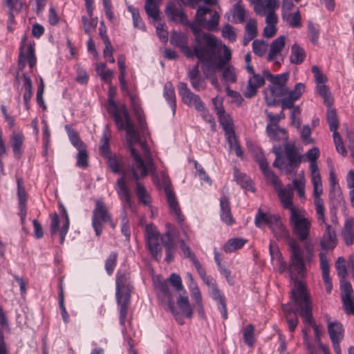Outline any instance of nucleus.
<instances>
[{"mask_svg": "<svg viewBox=\"0 0 354 354\" xmlns=\"http://www.w3.org/2000/svg\"><path fill=\"white\" fill-rule=\"evenodd\" d=\"M301 15L299 10L294 13H288L285 18L289 26L292 28H299L301 26Z\"/></svg>", "mask_w": 354, "mask_h": 354, "instance_id": "obj_60", "label": "nucleus"}, {"mask_svg": "<svg viewBox=\"0 0 354 354\" xmlns=\"http://www.w3.org/2000/svg\"><path fill=\"white\" fill-rule=\"evenodd\" d=\"M78 153L77 155V162L76 165L80 168H86L88 167V153L86 146L78 149Z\"/></svg>", "mask_w": 354, "mask_h": 354, "instance_id": "obj_56", "label": "nucleus"}, {"mask_svg": "<svg viewBox=\"0 0 354 354\" xmlns=\"http://www.w3.org/2000/svg\"><path fill=\"white\" fill-rule=\"evenodd\" d=\"M163 96L171 107L173 115H174L176 111V99L175 89L171 82L165 84Z\"/></svg>", "mask_w": 354, "mask_h": 354, "instance_id": "obj_33", "label": "nucleus"}, {"mask_svg": "<svg viewBox=\"0 0 354 354\" xmlns=\"http://www.w3.org/2000/svg\"><path fill=\"white\" fill-rule=\"evenodd\" d=\"M335 269L339 279L347 278L348 271L345 264V259L343 257H339L337 258L335 263Z\"/></svg>", "mask_w": 354, "mask_h": 354, "instance_id": "obj_58", "label": "nucleus"}, {"mask_svg": "<svg viewBox=\"0 0 354 354\" xmlns=\"http://www.w3.org/2000/svg\"><path fill=\"white\" fill-rule=\"evenodd\" d=\"M246 242L247 240L243 238L230 239L223 245V249L226 253H230L241 249Z\"/></svg>", "mask_w": 354, "mask_h": 354, "instance_id": "obj_39", "label": "nucleus"}, {"mask_svg": "<svg viewBox=\"0 0 354 354\" xmlns=\"http://www.w3.org/2000/svg\"><path fill=\"white\" fill-rule=\"evenodd\" d=\"M211 9L205 6H199L196 12V22L198 26H204L206 19L205 15L211 12Z\"/></svg>", "mask_w": 354, "mask_h": 354, "instance_id": "obj_64", "label": "nucleus"}, {"mask_svg": "<svg viewBox=\"0 0 354 354\" xmlns=\"http://www.w3.org/2000/svg\"><path fill=\"white\" fill-rule=\"evenodd\" d=\"M17 196L19 200V206L26 205L27 194L24 187L23 186V179L21 178H17Z\"/></svg>", "mask_w": 354, "mask_h": 354, "instance_id": "obj_53", "label": "nucleus"}, {"mask_svg": "<svg viewBox=\"0 0 354 354\" xmlns=\"http://www.w3.org/2000/svg\"><path fill=\"white\" fill-rule=\"evenodd\" d=\"M284 151L288 162L285 164L284 158L282 156V148L280 145H274L272 152L276 158L273 162V167L279 169H283L285 174H296L297 169L301 163V156L293 145L286 143L284 145Z\"/></svg>", "mask_w": 354, "mask_h": 354, "instance_id": "obj_7", "label": "nucleus"}, {"mask_svg": "<svg viewBox=\"0 0 354 354\" xmlns=\"http://www.w3.org/2000/svg\"><path fill=\"white\" fill-rule=\"evenodd\" d=\"M137 132H138L137 131ZM138 135H139V140L138 141H135V140H131V142H129V136H127V147L130 151V153H131V158H133V163L135 162L134 161V158L131 155V149H134L135 150H136L139 155H140V152L138 150H137L135 147H134V145L136 144V143H139L140 147H141V149L143 151V156H144V158H145V160H143L144 162H145V165H146L147 168V171H151V172H155L156 171V167H155V165H154V162H153V159L152 158V155L151 153V151H150V149L149 148L146 141H141L140 140V133H138ZM126 135H127L126 133ZM142 158V157H140Z\"/></svg>", "mask_w": 354, "mask_h": 354, "instance_id": "obj_17", "label": "nucleus"}, {"mask_svg": "<svg viewBox=\"0 0 354 354\" xmlns=\"http://www.w3.org/2000/svg\"><path fill=\"white\" fill-rule=\"evenodd\" d=\"M177 234L175 230H167L161 238L162 245L165 249L176 248V239Z\"/></svg>", "mask_w": 354, "mask_h": 354, "instance_id": "obj_42", "label": "nucleus"}, {"mask_svg": "<svg viewBox=\"0 0 354 354\" xmlns=\"http://www.w3.org/2000/svg\"><path fill=\"white\" fill-rule=\"evenodd\" d=\"M228 63L229 62L221 69L216 70L215 73L222 70V76L225 80L235 82L236 80V76L234 72V68L232 66L227 65Z\"/></svg>", "mask_w": 354, "mask_h": 354, "instance_id": "obj_51", "label": "nucleus"}, {"mask_svg": "<svg viewBox=\"0 0 354 354\" xmlns=\"http://www.w3.org/2000/svg\"><path fill=\"white\" fill-rule=\"evenodd\" d=\"M286 37L281 35L274 39L270 45L267 55V61L272 62L277 67H280L284 62V56L281 52L285 47Z\"/></svg>", "mask_w": 354, "mask_h": 354, "instance_id": "obj_14", "label": "nucleus"}, {"mask_svg": "<svg viewBox=\"0 0 354 354\" xmlns=\"http://www.w3.org/2000/svg\"><path fill=\"white\" fill-rule=\"evenodd\" d=\"M115 283L116 301L120 306V324L124 326L133 287L129 284L127 274L124 272H118Z\"/></svg>", "mask_w": 354, "mask_h": 354, "instance_id": "obj_9", "label": "nucleus"}, {"mask_svg": "<svg viewBox=\"0 0 354 354\" xmlns=\"http://www.w3.org/2000/svg\"><path fill=\"white\" fill-rule=\"evenodd\" d=\"M165 12L169 21L180 22L183 25L189 24V20L183 10L177 7L174 3L169 2L165 7Z\"/></svg>", "mask_w": 354, "mask_h": 354, "instance_id": "obj_22", "label": "nucleus"}, {"mask_svg": "<svg viewBox=\"0 0 354 354\" xmlns=\"http://www.w3.org/2000/svg\"><path fill=\"white\" fill-rule=\"evenodd\" d=\"M60 207L62 208V214L65 218V223L62 227L59 229V217L57 213H55L51 217L50 228L52 236L59 232L60 243L62 244L65 240V236L68 233L70 222L66 208L62 205H60Z\"/></svg>", "mask_w": 354, "mask_h": 354, "instance_id": "obj_19", "label": "nucleus"}, {"mask_svg": "<svg viewBox=\"0 0 354 354\" xmlns=\"http://www.w3.org/2000/svg\"><path fill=\"white\" fill-rule=\"evenodd\" d=\"M195 268H196L198 275L200 276V277L203 280V281L207 286H209V287H210L212 288H213V285H216V283L215 281L214 280V279L212 277H211L210 276H207V275L206 271H205V268L202 266L201 264H200L199 266H198Z\"/></svg>", "mask_w": 354, "mask_h": 354, "instance_id": "obj_63", "label": "nucleus"}, {"mask_svg": "<svg viewBox=\"0 0 354 354\" xmlns=\"http://www.w3.org/2000/svg\"><path fill=\"white\" fill-rule=\"evenodd\" d=\"M253 53L258 57H263L268 50V42L261 39H254L252 42Z\"/></svg>", "mask_w": 354, "mask_h": 354, "instance_id": "obj_47", "label": "nucleus"}, {"mask_svg": "<svg viewBox=\"0 0 354 354\" xmlns=\"http://www.w3.org/2000/svg\"><path fill=\"white\" fill-rule=\"evenodd\" d=\"M220 216L223 222L228 225H232L235 223L231 213L229 198L223 194L220 198Z\"/></svg>", "mask_w": 354, "mask_h": 354, "instance_id": "obj_29", "label": "nucleus"}, {"mask_svg": "<svg viewBox=\"0 0 354 354\" xmlns=\"http://www.w3.org/2000/svg\"><path fill=\"white\" fill-rule=\"evenodd\" d=\"M107 102V111L113 117L118 130L126 131V133L129 138V142H131V140L138 141L139 135L126 106L123 105L119 108L114 100L113 96H109Z\"/></svg>", "mask_w": 354, "mask_h": 354, "instance_id": "obj_5", "label": "nucleus"}, {"mask_svg": "<svg viewBox=\"0 0 354 354\" xmlns=\"http://www.w3.org/2000/svg\"><path fill=\"white\" fill-rule=\"evenodd\" d=\"M118 254L115 252H112L109 255L105 261V270L108 275H111L117 264Z\"/></svg>", "mask_w": 354, "mask_h": 354, "instance_id": "obj_55", "label": "nucleus"}, {"mask_svg": "<svg viewBox=\"0 0 354 354\" xmlns=\"http://www.w3.org/2000/svg\"><path fill=\"white\" fill-rule=\"evenodd\" d=\"M210 297L216 302L217 308L221 313L223 319H227L226 300L224 295L218 289L217 285H213L210 291Z\"/></svg>", "mask_w": 354, "mask_h": 354, "instance_id": "obj_26", "label": "nucleus"}, {"mask_svg": "<svg viewBox=\"0 0 354 354\" xmlns=\"http://www.w3.org/2000/svg\"><path fill=\"white\" fill-rule=\"evenodd\" d=\"M11 142L13 153L19 158L23 152V136L19 133L13 134L11 138Z\"/></svg>", "mask_w": 354, "mask_h": 354, "instance_id": "obj_45", "label": "nucleus"}, {"mask_svg": "<svg viewBox=\"0 0 354 354\" xmlns=\"http://www.w3.org/2000/svg\"><path fill=\"white\" fill-rule=\"evenodd\" d=\"M306 58V52L297 44H294L291 47L290 62L294 64H301Z\"/></svg>", "mask_w": 354, "mask_h": 354, "instance_id": "obj_35", "label": "nucleus"}, {"mask_svg": "<svg viewBox=\"0 0 354 354\" xmlns=\"http://www.w3.org/2000/svg\"><path fill=\"white\" fill-rule=\"evenodd\" d=\"M290 248V266L292 268L299 276H303L306 272L304 260V251L296 241H291L289 243Z\"/></svg>", "mask_w": 354, "mask_h": 354, "instance_id": "obj_15", "label": "nucleus"}, {"mask_svg": "<svg viewBox=\"0 0 354 354\" xmlns=\"http://www.w3.org/2000/svg\"><path fill=\"white\" fill-rule=\"evenodd\" d=\"M266 133L270 139L273 141H280L282 139L287 138L286 131L280 127H272L270 124H268Z\"/></svg>", "mask_w": 354, "mask_h": 354, "instance_id": "obj_36", "label": "nucleus"}, {"mask_svg": "<svg viewBox=\"0 0 354 354\" xmlns=\"http://www.w3.org/2000/svg\"><path fill=\"white\" fill-rule=\"evenodd\" d=\"M291 299L295 308L298 310L303 322L310 326L314 330L315 342L317 345L322 344L321 336L322 332L318 325L315 323L313 317L312 301L307 292L306 285L299 281L295 283V288L291 290Z\"/></svg>", "mask_w": 354, "mask_h": 354, "instance_id": "obj_2", "label": "nucleus"}, {"mask_svg": "<svg viewBox=\"0 0 354 354\" xmlns=\"http://www.w3.org/2000/svg\"><path fill=\"white\" fill-rule=\"evenodd\" d=\"M342 235L346 245H353L354 242V223L352 221H346Z\"/></svg>", "mask_w": 354, "mask_h": 354, "instance_id": "obj_38", "label": "nucleus"}, {"mask_svg": "<svg viewBox=\"0 0 354 354\" xmlns=\"http://www.w3.org/2000/svg\"><path fill=\"white\" fill-rule=\"evenodd\" d=\"M282 310L284 313L286 322L288 324V330L290 333L295 332L299 324V319L297 312L294 310L292 305L289 303L282 305Z\"/></svg>", "mask_w": 354, "mask_h": 354, "instance_id": "obj_28", "label": "nucleus"}, {"mask_svg": "<svg viewBox=\"0 0 354 354\" xmlns=\"http://www.w3.org/2000/svg\"><path fill=\"white\" fill-rule=\"evenodd\" d=\"M156 290L158 297L162 301L167 302L169 310L174 315H176L177 310L175 308L174 298L170 290L169 281L163 280L157 282L156 284Z\"/></svg>", "mask_w": 354, "mask_h": 354, "instance_id": "obj_18", "label": "nucleus"}, {"mask_svg": "<svg viewBox=\"0 0 354 354\" xmlns=\"http://www.w3.org/2000/svg\"><path fill=\"white\" fill-rule=\"evenodd\" d=\"M71 144L77 149L85 147L84 142L81 140L77 132L75 131L70 125L66 124L64 127Z\"/></svg>", "mask_w": 354, "mask_h": 354, "instance_id": "obj_40", "label": "nucleus"}, {"mask_svg": "<svg viewBox=\"0 0 354 354\" xmlns=\"http://www.w3.org/2000/svg\"><path fill=\"white\" fill-rule=\"evenodd\" d=\"M289 221L292 227L293 234L301 241H306L311 227V221L310 218L306 217L301 210L292 209Z\"/></svg>", "mask_w": 354, "mask_h": 354, "instance_id": "obj_10", "label": "nucleus"}, {"mask_svg": "<svg viewBox=\"0 0 354 354\" xmlns=\"http://www.w3.org/2000/svg\"><path fill=\"white\" fill-rule=\"evenodd\" d=\"M111 214L109 212L106 204L102 199H97L95 203V207L92 212V227L96 236H99L102 232L103 226L110 221Z\"/></svg>", "mask_w": 354, "mask_h": 354, "instance_id": "obj_11", "label": "nucleus"}, {"mask_svg": "<svg viewBox=\"0 0 354 354\" xmlns=\"http://www.w3.org/2000/svg\"><path fill=\"white\" fill-rule=\"evenodd\" d=\"M305 156L307 160L310 162L309 169L311 182L313 185L314 204L317 219L320 225L326 224L324 201L320 198V195L322 194L323 191L322 183L317 163V160L319 156V150L317 147H313L308 150Z\"/></svg>", "mask_w": 354, "mask_h": 354, "instance_id": "obj_3", "label": "nucleus"}, {"mask_svg": "<svg viewBox=\"0 0 354 354\" xmlns=\"http://www.w3.org/2000/svg\"><path fill=\"white\" fill-rule=\"evenodd\" d=\"M341 301L344 313L354 316V295L341 298Z\"/></svg>", "mask_w": 354, "mask_h": 354, "instance_id": "obj_59", "label": "nucleus"}, {"mask_svg": "<svg viewBox=\"0 0 354 354\" xmlns=\"http://www.w3.org/2000/svg\"><path fill=\"white\" fill-rule=\"evenodd\" d=\"M254 326L252 324H248L245 326L243 331V342L250 347H252L255 342L254 335Z\"/></svg>", "mask_w": 354, "mask_h": 354, "instance_id": "obj_48", "label": "nucleus"}, {"mask_svg": "<svg viewBox=\"0 0 354 354\" xmlns=\"http://www.w3.org/2000/svg\"><path fill=\"white\" fill-rule=\"evenodd\" d=\"M263 77L264 80L266 79L270 82L264 91L267 105L273 106L279 102L281 103V99L288 93L286 83L289 77L288 73L273 75L268 70H264Z\"/></svg>", "mask_w": 354, "mask_h": 354, "instance_id": "obj_4", "label": "nucleus"}, {"mask_svg": "<svg viewBox=\"0 0 354 354\" xmlns=\"http://www.w3.org/2000/svg\"><path fill=\"white\" fill-rule=\"evenodd\" d=\"M187 26L194 35L195 57L201 63V69L206 77L215 74L216 70L221 69L231 60V50L225 45L221 56V44L214 35L203 32L200 26L189 21Z\"/></svg>", "mask_w": 354, "mask_h": 354, "instance_id": "obj_1", "label": "nucleus"}, {"mask_svg": "<svg viewBox=\"0 0 354 354\" xmlns=\"http://www.w3.org/2000/svg\"><path fill=\"white\" fill-rule=\"evenodd\" d=\"M341 298L351 297L354 295L353 290L351 283L347 280V278L339 279Z\"/></svg>", "mask_w": 354, "mask_h": 354, "instance_id": "obj_57", "label": "nucleus"}, {"mask_svg": "<svg viewBox=\"0 0 354 354\" xmlns=\"http://www.w3.org/2000/svg\"><path fill=\"white\" fill-rule=\"evenodd\" d=\"M23 77L24 79V83L23 87L25 89V91H24V93L23 95L24 102H30L31 100V97H32V81H31L30 77L27 76L25 74L23 75Z\"/></svg>", "mask_w": 354, "mask_h": 354, "instance_id": "obj_62", "label": "nucleus"}, {"mask_svg": "<svg viewBox=\"0 0 354 354\" xmlns=\"http://www.w3.org/2000/svg\"><path fill=\"white\" fill-rule=\"evenodd\" d=\"M131 155L135 162L132 163L131 167L130 178L136 183V193L139 202L145 205H149L151 203V196L145 186L139 181L142 178L147 176L149 171H147L143 159L140 158L136 150L131 149Z\"/></svg>", "mask_w": 354, "mask_h": 354, "instance_id": "obj_8", "label": "nucleus"}, {"mask_svg": "<svg viewBox=\"0 0 354 354\" xmlns=\"http://www.w3.org/2000/svg\"><path fill=\"white\" fill-rule=\"evenodd\" d=\"M274 215L265 213L259 209L255 216L254 224L257 227H261L263 225L268 226L270 218L274 217Z\"/></svg>", "mask_w": 354, "mask_h": 354, "instance_id": "obj_49", "label": "nucleus"}, {"mask_svg": "<svg viewBox=\"0 0 354 354\" xmlns=\"http://www.w3.org/2000/svg\"><path fill=\"white\" fill-rule=\"evenodd\" d=\"M189 37L187 34L181 32L173 31L170 36V44L178 47L184 55L191 58L195 56L194 46L193 49L188 46Z\"/></svg>", "mask_w": 354, "mask_h": 354, "instance_id": "obj_20", "label": "nucleus"}, {"mask_svg": "<svg viewBox=\"0 0 354 354\" xmlns=\"http://www.w3.org/2000/svg\"><path fill=\"white\" fill-rule=\"evenodd\" d=\"M128 10L131 13L133 27L142 31H146V26L142 21L138 8L129 6Z\"/></svg>", "mask_w": 354, "mask_h": 354, "instance_id": "obj_41", "label": "nucleus"}, {"mask_svg": "<svg viewBox=\"0 0 354 354\" xmlns=\"http://www.w3.org/2000/svg\"><path fill=\"white\" fill-rule=\"evenodd\" d=\"M235 180L237 184L240 185L242 188L252 192H255V189L252 185V181L247 175L239 173L235 175Z\"/></svg>", "mask_w": 354, "mask_h": 354, "instance_id": "obj_43", "label": "nucleus"}, {"mask_svg": "<svg viewBox=\"0 0 354 354\" xmlns=\"http://www.w3.org/2000/svg\"><path fill=\"white\" fill-rule=\"evenodd\" d=\"M245 62L246 63V70L252 76L248 81L245 89L243 92V95L246 98H252L255 96L257 89L264 85L265 81L263 75L255 73L252 66L250 65L251 55L248 53L245 56Z\"/></svg>", "mask_w": 354, "mask_h": 354, "instance_id": "obj_12", "label": "nucleus"}, {"mask_svg": "<svg viewBox=\"0 0 354 354\" xmlns=\"http://www.w3.org/2000/svg\"><path fill=\"white\" fill-rule=\"evenodd\" d=\"M245 10L241 5L240 1H238L234 6L232 13V21L234 24H241L245 21Z\"/></svg>", "mask_w": 354, "mask_h": 354, "instance_id": "obj_46", "label": "nucleus"}, {"mask_svg": "<svg viewBox=\"0 0 354 354\" xmlns=\"http://www.w3.org/2000/svg\"><path fill=\"white\" fill-rule=\"evenodd\" d=\"M268 227L277 239L285 237L288 234V230L283 225L279 216L274 215V217L270 218Z\"/></svg>", "mask_w": 354, "mask_h": 354, "instance_id": "obj_32", "label": "nucleus"}, {"mask_svg": "<svg viewBox=\"0 0 354 354\" xmlns=\"http://www.w3.org/2000/svg\"><path fill=\"white\" fill-rule=\"evenodd\" d=\"M183 295L180 294L177 298V304L179 308L185 314V317L190 319L193 316V310L190 305L186 290H183Z\"/></svg>", "mask_w": 354, "mask_h": 354, "instance_id": "obj_34", "label": "nucleus"}, {"mask_svg": "<svg viewBox=\"0 0 354 354\" xmlns=\"http://www.w3.org/2000/svg\"><path fill=\"white\" fill-rule=\"evenodd\" d=\"M305 91V85L299 82L295 84L293 89L288 91L287 95L281 99V109H290L294 107V103L299 100Z\"/></svg>", "mask_w": 354, "mask_h": 354, "instance_id": "obj_21", "label": "nucleus"}, {"mask_svg": "<svg viewBox=\"0 0 354 354\" xmlns=\"http://www.w3.org/2000/svg\"><path fill=\"white\" fill-rule=\"evenodd\" d=\"M165 192L171 213L176 217V219L178 223L182 222L184 220V217L180 212V209L179 207L174 193L170 189L169 187H165Z\"/></svg>", "mask_w": 354, "mask_h": 354, "instance_id": "obj_31", "label": "nucleus"}, {"mask_svg": "<svg viewBox=\"0 0 354 354\" xmlns=\"http://www.w3.org/2000/svg\"><path fill=\"white\" fill-rule=\"evenodd\" d=\"M254 10L259 16H265L268 11L275 10L279 6L277 0H252Z\"/></svg>", "mask_w": 354, "mask_h": 354, "instance_id": "obj_27", "label": "nucleus"}, {"mask_svg": "<svg viewBox=\"0 0 354 354\" xmlns=\"http://www.w3.org/2000/svg\"><path fill=\"white\" fill-rule=\"evenodd\" d=\"M327 122L330 131L337 130L339 122L337 120V113L335 109H328L327 111Z\"/></svg>", "mask_w": 354, "mask_h": 354, "instance_id": "obj_61", "label": "nucleus"}, {"mask_svg": "<svg viewBox=\"0 0 354 354\" xmlns=\"http://www.w3.org/2000/svg\"><path fill=\"white\" fill-rule=\"evenodd\" d=\"M179 243L184 257L188 258L195 268L201 264L189 246L185 244L183 239L179 240Z\"/></svg>", "mask_w": 354, "mask_h": 354, "instance_id": "obj_44", "label": "nucleus"}, {"mask_svg": "<svg viewBox=\"0 0 354 354\" xmlns=\"http://www.w3.org/2000/svg\"><path fill=\"white\" fill-rule=\"evenodd\" d=\"M85 7L90 19H88L85 16L82 17V21L84 24V29L85 33L89 35L92 30H93L97 26V19L93 18V0H84Z\"/></svg>", "mask_w": 354, "mask_h": 354, "instance_id": "obj_30", "label": "nucleus"}, {"mask_svg": "<svg viewBox=\"0 0 354 354\" xmlns=\"http://www.w3.org/2000/svg\"><path fill=\"white\" fill-rule=\"evenodd\" d=\"M145 10L149 17L153 21L161 19L160 17V10L155 0H146Z\"/></svg>", "mask_w": 354, "mask_h": 354, "instance_id": "obj_37", "label": "nucleus"}, {"mask_svg": "<svg viewBox=\"0 0 354 354\" xmlns=\"http://www.w3.org/2000/svg\"><path fill=\"white\" fill-rule=\"evenodd\" d=\"M337 244L336 232L329 224H326V231L320 238V247L322 250H333Z\"/></svg>", "mask_w": 354, "mask_h": 354, "instance_id": "obj_23", "label": "nucleus"}, {"mask_svg": "<svg viewBox=\"0 0 354 354\" xmlns=\"http://www.w3.org/2000/svg\"><path fill=\"white\" fill-rule=\"evenodd\" d=\"M326 319L328 322L327 329L331 342H341L344 338L343 325L337 321L330 322L328 315H326Z\"/></svg>", "mask_w": 354, "mask_h": 354, "instance_id": "obj_25", "label": "nucleus"}, {"mask_svg": "<svg viewBox=\"0 0 354 354\" xmlns=\"http://www.w3.org/2000/svg\"><path fill=\"white\" fill-rule=\"evenodd\" d=\"M178 94L185 104L188 106H194L196 111L204 109V103L200 96L192 92L186 83L180 82L178 85Z\"/></svg>", "mask_w": 354, "mask_h": 354, "instance_id": "obj_16", "label": "nucleus"}, {"mask_svg": "<svg viewBox=\"0 0 354 354\" xmlns=\"http://www.w3.org/2000/svg\"><path fill=\"white\" fill-rule=\"evenodd\" d=\"M156 32L162 42L166 43L168 41V31L165 28V24L162 22L161 19L154 21Z\"/></svg>", "mask_w": 354, "mask_h": 354, "instance_id": "obj_54", "label": "nucleus"}, {"mask_svg": "<svg viewBox=\"0 0 354 354\" xmlns=\"http://www.w3.org/2000/svg\"><path fill=\"white\" fill-rule=\"evenodd\" d=\"M107 129L108 128L106 127V129L103 131L100 140V144L99 146V150L102 156H108L109 153H111L109 138L107 134Z\"/></svg>", "mask_w": 354, "mask_h": 354, "instance_id": "obj_50", "label": "nucleus"}, {"mask_svg": "<svg viewBox=\"0 0 354 354\" xmlns=\"http://www.w3.org/2000/svg\"><path fill=\"white\" fill-rule=\"evenodd\" d=\"M103 158L106 160V165L113 173L122 174L120 178H118L115 189L119 198L124 205L129 208H131L133 201L131 200L130 189L127 183V179L131 178V167L127 171H122L120 168L118 158L116 155H112L111 153L108 156H104Z\"/></svg>", "mask_w": 354, "mask_h": 354, "instance_id": "obj_6", "label": "nucleus"}, {"mask_svg": "<svg viewBox=\"0 0 354 354\" xmlns=\"http://www.w3.org/2000/svg\"><path fill=\"white\" fill-rule=\"evenodd\" d=\"M278 196L280 202L283 208L288 209L291 212L292 209H296L292 205L293 198V188L290 185H288L286 187H283V185L274 190Z\"/></svg>", "mask_w": 354, "mask_h": 354, "instance_id": "obj_24", "label": "nucleus"}, {"mask_svg": "<svg viewBox=\"0 0 354 354\" xmlns=\"http://www.w3.org/2000/svg\"><path fill=\"white\" fill-rule=\"evenodd\" d=\"M121 232L124 236H125L127 240L129 241L130 239L131 229L129 220L125 210H123L121 213Z\"/></svg>", "mask_w": 354, "mask_h": 354, "instance_id": "obj_52", "label": "nucleus"}, {"mask_svg": "<svg viewBox=\"0 0 354 354\" xmlns=\"http://www.w3.org/2000/svg\"><path fill=\"white\" fill-rule=\"evenodd\" d=\"M145 239L147 248L153 258L159 261L162 257V251L160 247V234L155 225L151 223L145 227Z\"/></svg>", "mask_w": 354, "mask_h": 354, "instance_id": "obj_13", "label": "nucleus"}]
</instances>
